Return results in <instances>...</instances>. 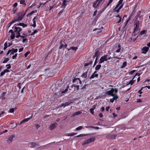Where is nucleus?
<instances>
[{
  "label": "nucleus",
  "mask_w": 150,
  "mask_h": 150,
  "mask_svg": "<svg viewBox=\"0 0 150 150\" xmlns=\"http://www.w3.org/2000/svg\"><path fill=\"white\" fill-rule=\"evenodd\" d=\"M22 30V29L20 27L19 28V30L18 31H17V35L16 36V37L17 38H18L19 37H20L21 38H26L27 36V35L25 34V33H23L22 35H21L20 34V32H21Z\"/></svg>",
  "instance_id": "nucleus-5"
},
{
  "label": "nucleus",
  "mask_w": 150,
  "mask_h": 150,
  "mask_svg": "<svg viewBox=\"0 0 150 150\" xmlns=\"http://www.w3.org/2000/svg\"><path fill=\"white\" fill-rule=\"evenodd\" d=\"M118 91L117 90L116 88H112L110 91H107L105 94L106 95H110L112 96H114V93L115 92V93H117Z\"/></svg>",
  "instance_id": "nucleus-4"
},
{
  "label": "nucleus",
  "mask_w": 150,
  "mask_h": 150,
  "mask_svg": "<svg viewBox=\"0 0 150 150\" xmlns=\"http://www.w3.org/2000/svg\"><path fill=\"white\" fill-rule=\"evenodd\" d=\"M22 85L21 83H18L17 86L20 89L21 88V86Z\"/></svg>",
  "instance_id": "nucleus-56"
},
{
  "label": "nucleus",
  "mask_w": 150,
  "mask_h": 150,
  "mask_svg": "<svg viewBox=\"0 0 150 150\" xmlns=\"http://www.w3.org/2000/svg\"><path fill=\"white\" fill-rule=\"evenodd\" d=\"M82 113V112L81 111H78L77 112H75L74 114L73 115V116H74L76 115H80Z\"/></svg>",
  "instance_id": "nucleus-25"
},
{
  "label": "nucleus",
  "mask_w": 150,
  "mask_h": 150,
  "mask_svg": "<svg viewBox=\"0 0 150 150\" xmlns=\"http://www.w3.org/2000/svg\"><path fill=\"white\" fill-rule=\"evenodd\" d=\"M12 51V50H8V52L6 53V55H8Z\"/></svg>",
  "instance_id": "nucleus-64"
},
{
  "label": "nucleus",
  "mask_w": 150,
  "mask_h": 150,
  "mask_svg": "<svg viewBox=\"0 0 150 150\" xmlns=\"http://www.w3.org/2000/svg\"><path fill=\"white\" fill-rule=\"evenodd\" d=\"M108 57L107 55H104L100 59L99 63V64H101L104 62V61H107L108 60V58L107 57Z\"/></svg>",
  "instance_id": "nucleus-9"
},
{
  "label": "nucleus",
  "mask_w": 150,
  "mask_h": 150,
  "mask_svg": "<svg viewBox=\"0 0 150 150\" xmlns=\"http://www.w3.org/2000/svg\"><path fill=\"white\" fill-rule=\"evenodd\" d=\"M91 128L94 129H98L99 128L98 127H94L93 126H91Z\"/></svg>",
  "instance_id": "nucleus-50"
},
{
  "label": "nucleus",
  "mask_w": 150,
  "mask_h": 150,
  "mask_svg": "<svg viewBox=\"0 0 150 150\" xmlns=\"http://www.w3.org/2000/svg\"><path fill=\"white\" fill-rule=\"evenodd\" d=\"M142 10L139 11L137 13V16H138V17L140 19H141V18L143 16V15L142 14Z\"/></svg>",
  "instance_id": "nucleus-16"
},
{
  "label": "nucleus",
  "mask_w": 150,
  "mask_h": 150,
  "mask_svg": "<svg viewBox=\"0 0 150 150\" xmlns=\"http://www.w3.org/2000/svg\"><path fill=\"white\" fill-rule=\"evenodd\" d=\"M5 73V71H4V70L3 71L1 72V74H0V76L1 77L2 76H3Z\"/></svg>",
  "instance_id": "nucleus-55"
},
{
  "label": "nucleus",
  "mask_w": 150,
  "mask_h": 150,
  "mask_svg": "<svg viewBox=\"0 0 150 150\" xmlns=\"http://www.w3.org/2000/svg\"><path fill=\"white\" fill-rule=\"evenodd\" d=\"M14 23V21L12 20V21L7 25V27L9 28L10 27L11 25Z\"/></svg>",
  "instance_id": "nucleus-40"
},
{
  "label": "nucleus",
  "mask_w": 150,
  "mask_h": 150,
  "mask_svg": "<svg viewBox=\"0 0 150 150\" xmlns=\"http://www.w3.org/2000/svg\"><path fill=\"white\" fill-rule=\"evenodd\" d=\"M57 126V124L56 122H54V123L52 124L50 127V130H52L54 128L56 127Z\"/></svg>",
  "instance_id": "nucleus-10"
},
{
  "label": "nucleus",
  "mask_w": 150,
  "mask_h": 150,
  "mask_svg": "<svg viewBox=\"0 0 150 150\" xmlns=\"http://www.w3.org/2000/svg\"><path fill=\"white\" fill-rule=\"evenodd\" d=\"M78 49L77 47H70V49H72L73 50L76 51Z\"/></svg>",
  "instance_id": "nucleus-39"
},
{
  "label": "nucleus",
  "mask_w": 150,
  "mask_h": 150,
  "mask_svg": "<svg viewBox=\"0 0 150 150\" xmlns=\"http://www.w3.org/2000/svg\"><path fill=\"white\" fill-rule=\"evenodd\" d=\"M17 56V54H16L14 56H13L12 57L13 59H16Z\"/></svg>",
  "instance_id": "nucleus-48"
},
{
  "label": "nucleus",
  "mask_w": 150,
  "mask_h": 150,
  "mask_svg": "<svg viewBox=\"0 0 150 150\" xmlns=\"http://www.w3.org/2000/svg\"><path fill=\"white\" fill-rule=\"evenodd\" d=\"M4 50H5L8 47V43L7 42H6L4 44Z\"/></svg>",
  "instance_id": "nucleus-35"
},
{
  "label": "nucleus",
  "mask_w": 150,
  "mask_h": 150,
  "mask_svg": "<svg viewBox=\"0 0 150 150\" xmlns=\"http://www.w3.org/2000/svg\"><path fill=\"white\" fill-rule=\"evenodd\" d=\"M103 0H96V1H94L93 3V7L96 9L98 8L100 6L99 4Z\"/></svg>",
  "instance_id": "nucleus-7"
},
{
  "label": "nucleus",
  "mask_w": 150,
  "mask_h": 150,
  "mask_svg": "<svg viewBox=\"0 0 150 150\" xmlns=\"http://www.w3.org/2000/svg\"><path fill=\"white\" fill-rule=\"evenodd\" d=\"M118 47L119 48V49L115 51V52H120L121 50V45L120 44H118Z\"/></svg>",
  "instance_id": "nucleus-31"
},
{
  "label": "nucleus",
  "mask_w": 150,
  "mask_h": 150,
  "mask_svg": "<svg viewBox=\"0 0 150 150\" xmlns=\"http://www.w3.org/2000/svg\"><path fill=\"white\" fill-rule=\"evenodd\" d=\"M14 137L15 135H11L9 137L7 141L9 143L11 142L12 141L13 138Z\"/></svg>",
  "instance_id": "nucleus-14"
},
{
  "label": "nucleus",
  "mask_w": 150,
  "mask_h": 150,
  "mask_svg": "<svg viewBox=\"0 0 150 150\" xmlns=\"http://www.w3.org/2000/svg\"><path fill=\"white\" fill-rule=\"evenodd\" d=\"M18 4L16 2L13 5V6L14 8H16Z\"/></svg>",
  "instance_id": "nucleus-61"
},
{
  "label": "nucleus",
  "mask_w": 150,
  "mask_h": 150,
  "mask_svg": "<svg viewBox=\"0 0 150 150\" xmlns=\"http://www.w3.org/2000/svg\"><path fill=\"white\" fill-rule=\"evenodd\" d=\"M90 143L89 140V139H88L86 140L85 141H84L83 143H82V145H85V144H89Z\"/></svg>",
  "instance_id": "nucleus-29"
},
{
  "label": "nucleus",
  "mask_w": 150,
  "mask_h": 150,
  "mask_svg": "<svg viewBox=\"0 0 150 150\" xmlns=\"http://www.w3.org/2000/svg\"><path fill=\"white\" fill-rule=\"evenodd\" d=\"M94 134H80L78 136H77L75 137H82L86 136H88V135H94Z\"/></svg>",
  "instance_id": "nucleus-17"
},
{
  "label": "nucleus",
  "mask_w": 150,
  "mask_h": 150,
  "mask_svg": "<svg viewBox=\"0 0 150 150\" xmlns=\"http://www.w3.org/2000/svg\"><path fill=\"white\" fill-rule=\"evenodd\" d=\"M25 15V13H24L23 14H21L20 16L18 15H17L15 17L13 20L14 21V23L18 21H21L23 19Z\"/></svg>",
  "instance_id": "nucleus-6"
},
{
  "label": "nucleus",
  "mask_w": 150,
  "mask_h": 150,
  "mask_svg": "<svg viewBox=\"0 0 150 150\" xmlns=\"http://www.w3.org/2000/svg\"><path fill=\"white\" fill-rule=\"evenodd\" d=\"M27 41H28L27 39L26 38H23L22 41H23V42H25L26 41H27Z\"/></svg>",
  "instance_id": "nucleus-58"
},
{
  "label": "nucleus",
  "mask_w": 150,
  "mask_h": 150,
  "mask_svg": "<svg viewBox=\"0 0 150 150\" xmlns=\"http://www.w3.org/2000/svg\"><path fill=\"white\" fill-rule=\"evenodd\" d=\"M14 110L13 108H11L9 110V112L11 113H13L14 112Z\"/></svg>",
  "instance_id": "nucleus-51"
},
{
  "label": "nucleus",
  "mask_w": 150,
  "mask_h": 150,
  "mask_svg": "<svg viewBox=\"0 0 150 150\" xmlns=\"http://www.w3.org/2000/svg\"><path fill=\"white\" fill-rule=\"evenodd\" d=\"M127 65V62H123L122 65V68L125 67Z\"/></svg>",
  "instance_id": "nucleus-43"
},
{
  "label": "nucleus",
  "mask_w": 150,
  "mask_h": 150,
  "mask_svg": "<svg viewBox=\"0 0 150 150\" xmlns=\"http://www.w3.org/2000/svg\"><path fill=\"white\" fill-rule=\"evenodd\" d=\"M9 60V59L8 58H6L3 61V63H5L7 62Z\"/></svg>",
  "instance_id": "nucleus-42"
},
{
  "label": "nucleus",
  "mask_w": 150,
  "mask_h": 150,
  "mask_svg": "<svg viewBox=\"0 0 150 150\" xmlns=\"http://www.w3.org/2000/svg\"><path fill=\"white\" fill-rule=\"evenodd\" d=\"M101 65L98 64L96 66L95 69L96 71L100 69L101 68Z\"/></svg>",
  "instance_id": "nucleus-28"
},
{
  "label": "nucleus",
  "mask_w": 150,
  "mask_h": 150,
  "mask_svg": "<svg viewBox=\"0 0 150 150\" xmlns=\"http://www.w3.org/2000/svg\"><path fill=\"white\" fill-rule=\"evenodd\" d=\"M99 54L100 52L99 50H96V52L94 54L93 56L92 57V58L93 59L95 58V57H97V58H98V57L99 55Z\"/></svg>",
  "instance_id": "nucleus-11"
},
{
  "label": "nucleus",
  "mask_w": 150,
  "mask_h": 150,
  "mask_svg": "<svg viewBox=\"0 0 150 150\" xmlns=\"http://www.w3.org/2000/svg\"><path fill=\"white\" fill-rule=\"evenodd\" d=\"M105 9H104V8H102L101 10H100L98 14L100 16L102 13L104 11Z\"/></svg>",
  "instance_id": "nucleus-34"
},
{
  "label": "nucleus",
  "mask_w": 150,
  "mask_h": 150,
  "mask_svg": "<svg viewBox=\"0 0 150 150\" xmlns=\"http://www.w3.org/2000/svg\"><path fill=\"white\" fill-rule=\"evenodd\" d=\"M94 109V108H90L89 110V111H90V112L92 115H93L94 113V112L93 111Z\"/></svg>",
  "instance_id": "nucleus-37"
},
{
  "label": "nucleus",
  "mask_w": 150,
  "mask_h": 150,
  "mask_svg": "<svg viewBox=\"0 0 150 150\" xmlns=\"http://www.w3.org/2000/svg\"><path fill=\"white\" fill-rule=\"evenodd\" d=\"M100 16L99 15H98V14L95 17V19L93 21L95 22H96L98 18Z\"/></svg>",
  "instance_id": "nucleus-41"
},
{
  "label": "nucleus",
  "mask_w": 150,
  "mask_h": 150,
  "mask_svg": "<svg viewBox=\"0 0 150 150\" xmlns=\"http://www.w3.org/2000/svg\"><path fill=\"white\" fill-rule=\"evenodd\" d=\"M38 32V30H34L33 32L30 35L32 36L34 35Z\"/></svg>",
  "instance_id": "nucleus-45"
},
{
  "label": "nucleus",
  "mask_w": 150,
  "mask_h": 150,
  "mask_svg": "<svg viewBox=\"0 0 150 150\" xmlns=\"http://www.w3.org/2000/svg\"><path fill=\"white\" fill-rule=\"evenodd\" d=\"M146 32V30H143L140 33V34L141 35H143L144 34H145V33Z\"/></svg>",
  "instance_id": "nucleus-36"
},
{
  "label": "nucleus",
  "mask_w": 150,
  "mask_h": 150,
  "mask_svg": "<svg viewBox=\"0 0 150 150\" xmlns=\"http://www.w3.org/2000/svg\"><path fill=\"white\" fill-rule=\"evenodd\" d=\"M97 57H96V59H95V62H94V65H93V67H94L95 65H96V63H97Z\"/></svg>",
  "instance_id": "nucleus-63"
},
{
  "label": "nucleus",
  "mask_w": 150,
  "mask_h": 150,
  "mask_svg": "<svg viewBox=\"0 0 150 150\" xmlns=\"http://www.w3.org/2000/svg\"><path fill=\"white\" fill-rule=\"evenodd\" d=\"M33 21V24L31 25V26L33 27H35L36 26V21Z\"/></svg>",
  "instance_id": "nucleus-44"
},
{
  "label": "nucleus",
  "mask_w": 150,
  "mask_h": 150,
  "mask_svg": "<svg viewBox=\"0 0 150 150\" xmlns=\"http://www.w3.org/2000/svg\"><path fill=\"white\" fill-rule=\"evenodd\" d=\"M110 3L108 2L107 4H105L104 5V9H105L106 8L110 5Z\"/></svg>",
  "instance_id": "nucleus-30"
},
{
  "label": "nucleus",
  "mask_w": 150,
  "mask_h": 150,
  "mask_svg": "<svg viewBox=\"0 0 150 150\" xmlns=\"http://www.w3.org/2000/svg\"><path fill=\"white\" fill-rule=\"evenodd\" d=\"M6 67L8 69H9L11 68V65L10 64L6 65Z\"/></svg>",
  "instance_id": "nucleus-52"
},
{
  "label": "nucleus",
  "mask_w": 150,
  "mask_h": 150,
  "mask_svg": "<svg viewBox=\"0 0 150 150\" xmlns=\"http://www.w3.org/2000/svg\"><path fill=\"white\" fill-rule=\"evenodd\" d=\"M73 100L72 99L69 100L68 102L64 103V105H65V106H66L69 105L71 103H73Z\"/></svg>",
  "instance_id": "nucleus-15"
},
{
  "label": "nucleus",
  "mask_w": 150,
  "mask_h": 150,
  "mask_svg": "<svg viewBox=\"0 0 150 150\" xmlns=\"http://www.w3.org/2000/svg\"><path fill=\"white\" fill-rule=\"evenodd\" d=\"M142 19L143 18H142ZM142 22V21H140L137 18L134 21V28L133 33H135L138 31L139 28L140 24Z\"/></svg>",
  "instance_id": "nucleus-2"
},
{
  "label": "nucleus",
  "mask_w": 150,
  "mask_h": 150,
  "mask_svg": "<svg viewBox=\"0 0 150 150\" xmlns=\"http://www.w3.org/2000/svg\"><path fill=\"white\" fill-rule=\"evenodd\" d=\"M32 117V115L30 117L27 118H26V119H24L22 121H21L20 122V123H19V124L20 125H21L24 122H27L28 121L31 119V118Z\"/></svg>",
  "instance_id": "nucleus-13"
},
{
  "label": "nucleus",
  "mask_w": 150,
  "mask_h": 150,
  "mask_svg": "<svg viewBox=\"0 0 150 150\" xmlns=\"http://www.w3.org/2000/svg\"><path fill=\"white\" fill-rule=\"evenodd\" d=\"M73 86L74 87H76L77 90H78L79 89V85H76V84H74V85H72V87Z\"/></svg>",
  "instance_id": "nucleus-46"
},
{
  "label": "nucleus",
  "mask_w": 150,
  "mask_h": 150,
  "mask_svg": "<svg viewBox=\"0 0 150 150\" xmlns=\"http://www.w3.org/2000/svg\"><path fill=\"white\" fill-rule=\"evenodd\" d=\"M69 88V86H67V87L65 89V90L64 91H62L61 92V93H64L66 92L67 91H68V89Z\"/></svg>",
  "instance_id": "nucleus-33"
},
{
  "label": "nucleus",
  "mask_w": 150,
  "mask_h": 150,
  "mask_svg": "<svg viewBox=\"0 0 150 150\" xmlns=\"http://www.w3.org/2000/svg\"><path fill=\"white\" fill-rule=\"evenodd\" d=\"M83 128L82 126H79L76 128V130H79L82 129Z\"/></svg>",
  "instance_id": "nucleus-38"
},
{
  "label": "nucleus",
  "mask_w": 150,
  "mask_h": 150,
  "mask_svg": "<svg viewBox=\"0 0 150 150\" xmlns=\"http://www.w3.org/2000/svg\"><path fill=\"white\" fill-rule=\"evenodd\" d=\"M123 0H120L118 2L115 8V11L119 12L120 10L123 7L124 2H123Z\"/></svg>",
  "instance_id": "nucleus-3"
},
{
  "label": "nucleus",
  "mask_w": 150,
  "mask_h": 150,
  "mask_svg": "<svg viewBox=\"0 0 150 150\" xmlns=\"http://www.w3.org/2000/svg\"><path fill=\"white\" fill-rule=\"evenodd\" d=\"M103 27H101V28H96L94 29L93 30V31H95L97 30H100L101 29H103Z\"/></svg>",
  "instance_id": "nucleus-49"
},
{
  "label": "nucleus",
  "mask_w": 150,
  "mask_h": 150,
  "mask_svg": "<svg viewBox=\"0 0 150 150\" xmlns=\"http://www.w3.org/2000/svg\"><path fill=\"white\" fill-rule=\"evenodd\" d=\"M76 134V133H73V134L70 133V134H67V136H73L74 135Z\"/></svg>",
  "instance_id": "nucleus-62"
},
{
  "label": "nucleus",
  "mask_w": 150,
  "mask_h": 150,
  "mask_svg": "<svg viewBox=\"0 0 150 150\" xmlns=\"http://www.w3.org/2000/svg\"><path fill=\"white\" fill-rule=\"evenodd\" d=\"M88 73V71H86L85 72L83 73L81 75V76L85 79H86L87 77V74Z\"/></svg>",
  "instance_id": "nucleus-20"
},
{
  "label": "nucleus",
  "mask_w": 150,
  "mask_h": 150,
  "mask_svg": "<svg viewBox=\"0 0 150 150\" xmlns=\"http://www.w3.org/2000/svg\"><path fill=\"white\" fill-rule=\"evenodd\" d=\"M134 83V82H133V81H132V80L130 81L127 85H129V84H131V85H132Z\"/></svg>",
  "instance_id": "nucleus-60"
},
{
  "label": "nucleus",
  "mask_w": 150,
  "mask_h": 150,
  "mask_svg": "<svg viewBox=\"0 0 150 150\" xmlns=\"http://www.w3.org/2000/svg\"><path fill=\"white\" fill-rule=\"evenodd\" d=\"M30 53V51H28L24 54L25 57H26Z\"/></svg>",
  "instance_id": "nucleus-54"
},
{
  "label": "nucleus",
  "mask_w": 150,
  "mask_h": 150,
  "mask_svg": "<svg viewBox=\"0 0 150 150\" xmlns=\"http://www.w3.org/2000/svg\"><path fill=\"white\" fill-rule=\"evenodd\" d=\"M88 139L89 140L90 143H91L92 142H93L96 139V138H95L93 137L90 138Z\"/></svg>",
  "instance_id": "nucleus-32"
},
{
  "label": "nucleus",
  "mask_w": 150,
  "mask_h": 150,
  "mask_svg": "<svg viewBox=\"0 0 150 150\" xmlns=\"http://www.w3.org/2000/svg\"><path fill=\"white\" fill-rule=\"evenodd\" d=\"M149 48L147 47H144L142 49V53L145 54L148 51Z\"/></svg>",
  "instance_id": "nucleus-12"
},
{
  "label": "nucleus",
  "mask_w": 150,
  "mask_h": 150,
  "mask_svg": "<svg viewBox=\"0 0 150 150\" xmlns=\"http://www.w3.org/2000/svg\"><path fill=\"white\" fill-rule=\"evenodd\" d=\"M13 28H14V31H13L12 29L10 30L9 31V33H11V40H13L14 39L16 36L15 34L17 35V31H18L20 27L13 26L12 28L13 29Z\"/></svg>",
  "instance_id": "nucleus-1"
},
{
  "label": "nucleus",
  "mask_w": 150,
  "mask_h": 150,
  "mask_svg": "<svg viewBox=\"0 0 150 150\" xmlns=\"http://www.w3.org/2000/svg\"><path fill=\"white\" fill-rule=\"evenodd\" d=\"M117 137V135H110L109 136V137H108V138L109 139H114L115 138Z\"/></svg>",
  "instance_id": "nucleus-21"
},
{
  "label": "nucleus",
  "mask_w": 150,
  "mask_h": 150,
  "mask_svg": "<svg viewBox=\"0 0 150 150\" xmlns=\"http://www.w3.org/2000/svg\"><path fill=\"white\" fill-rule=\"evenodd\" d=\"M12 52L11 53L10 55H11L12 54H13L14 53H15L17 52L18 51V49H14V48H13L12 49Z\"/></svg>",
  "instance_id": "nucleus-24"
},
{
  "label": "nucleus",
  "mask_w": 150,
  "mask_h": 150,
  "mask_svg": "<svg viewBox=\"0 0 150 150\" xmlns=\"http://www.w3.org/2000/svg\"><path fill=\"white\" fill-rule=\"evenodd\" d=\"M79 81V78H76L74 79L73 80V83H78Z\"/></svg>",
  "instance_id": "nucleus-27"
},
{
  "label": "nucleus",
  "mask_w": 150,
  "mask_h": 150,
  "mask_svg": "<svg viewBox=\"0 0 150 150\" xmlns=\"http://www.w3.org/2000/svg\"><path fill=\"white\" fill-rule=\"evenodd\" d=\"M28 146L30 148H36L38 146V148H40L41 146H39V144L35 142H30L28 144Z\"/></svg>",
  "instance_id": "nucleus-8"
},
{
  "label": "nucleus",
  "mask_w": 150,
  "mask_h": 150,
  "mask_svg": "<svg viewBox=\"0 0 150 150\" xmlns=\"http://www.w3.org/2000/svg\"><path fill=\"white\" fill-rule=\"evenodd\" d=\"M98 74L93 73L91 76L90 77V79H93L94 77H98Z\"/></svg>",
  "instance_id": "nucleus-18"
},
{
  "label": "nucleus",
  "mask_w": 150,
  "mask_h": 150,
  "mask_svg": "<svg viewBox=\"0 0 150 150\" xmlns=\"http://www.w3.org/2000/svg\"><path fill=\"white\" fill-rule=\"evenodd\" d=\"M18 25L19 26H22L23 28H25L27 26V25L23 23H19L18 24Z\"/></svg>",
  "instance_id": "nucleus-22"
},
{
  "label": "nucleus",
  "mask_w": 150,
  "mask_h": 150,
  "mask_svg": "<svg viewBox=\"0 0 150 150\" xmlns=\"http://www.w3.org/2000/svg\"><path fill=\"white\" fill-rule=\"evenodd\" d=\"M136 71V70H133L132 71H130V72H129V74H133V73H134Z\"/></svg>",
  "instance_id": "nucleus-59"
},
{
  "label": "nucleus",
  "mask_w": 150,
  "mask_h": 150,
  "mask_svg": "<svg viewBox=\"0 0 150 150\" xmlns=\"http://www.w3.org/2000/svg\"><path fill=\"white\" fill-rule=\"evenodd\" d=\"M93 60H92V59H91V61L89 62H88V63H85L84 65V66L86 67V66H88L89 65H91L92 64Z\"/></svg>",
  "instance_id": "nucleus-26"
},
{
  "label": "nucleus",
  "mask_w": 150,
  "mask_h": 150,
  "mask_svg": "<svg viewBox=\"0 0 150 150\" xmlns=\"http://www.w3.org/2000/svg\"><path fill=\"white\" fill-rule=\"evenodd\" d=\"M113 57L115 58H116V59H121L120 58L118 57H117V56H116V54H113Z\"/></svg>",
  "instance_id": "nucleus-47"
},
{
  "label": "nucleus",
  "mask_w": 150,
  "mask_h": 150,
  "mask_svg": "<svg viewBox=\"0 0 150 150\" xmlns=\"http://www.w3.org/2000/svg\"><path fill=\"white\" fill-rule=\"evenodd\" d=\"M67 44H65V45H64L63 44H61L60 46L59 47V49H61L62 48H66L67 47Z\"/></svg>",
  "instance_id": "nucleus-19"
},
{
  "label": "nucleus",
  "mask_w": 150,
  "mask_h": 150,
  "mask_svg": "<svg viewBox=\"0 0 150 150\" xmlns=\"http://www.w3.org/2000/svg\"><path fill=\"white\" fill-rule=\"evenodd\" d=\"M113 99H114V100H116L118 98V96H115L114 95V96H113Z\"/></svg>",
  "instance_id": "nucleus-57"
},
{
  "label": "nucleus",
  "mask_w": 150,
  "mask_h": 150,
  "mask_svg": "<svg viewBox=\"0 0 150 150\" xmlns=\"http://www.w3.org/2000/svg\"><path fill=\"white\" fill-rule=\"evenodd\" d=\"M25 2V0H21L20 1V3L21 4H23Z\"/></svg>",
  "instance_id": "nucleus-53"
},
{
  "label": "nucleus",
  "mask_w": 150,
  "mask_h": 150,
  "mask_svg": "<svg viewBox=\"0 0 150 150\" xmlns=\"http://www.w3.org/2000/svg\"><path fill=\"white\" fill-rule=\"evenodd\" d=\"M68 3L67 2H66V1L64 0L62 4V8H65L67 6V4L66 3Z\"/></svg>",
  "instance_id": "nucleus-23"
}]
</instances>
